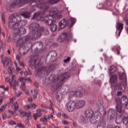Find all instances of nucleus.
Listing matches in <instances>:
<instances>
[{
	"mask_svg": "<svg viewBox=\"0 0 128 128\" xmlns=\"http://www.w3.org/2000/svg\"><path fill=\"white\" fill-rule=\"evenodd\" d=\"M36 6L38 8L44 10L34 13L33 17L32 18V20H40L41 18L40 16L42 14H44L45 12L48 10H50V6H48V5H46L44 2H40L39 4L37 5Z\"/></svg>",
	"mask_w": 128,
	"mask_h": 128,
	"instance_id": "nucleus-1",
	"label": "nucleus"
},
{
	"mask_svg": "<svg viewBox=\"0 0 128 128\" xmlns=\"http://www.w3.org/2000/svg\"><path fill=\"white\" fill-rule=\"evenodd\" d=\"M110 82H111V86L114 88V92H118L117 94L118 96H122V92L118 90H122V84H118V76L116 75H114L112 78H110Z\"/></svg>",
	"mask_w": 128,
	"mask_h": 128,
	"instance_id": "nucleus-2",
	"label": "nucleus"
},
{
	"mask_svg": "<svg viewBox=\"0 0 128 128\" xmlns=\"http://www.w3.org/2000/svg\"><path fill=\"white\" fill-rule=\"evenodd\" d=\"M20 20V16L16 13H14L10 16V20L8 23L9 28L16 30L18 28V22Z\"/></svg>",
	"mask_w": 128,
	"mask_h": 128,
	"instance_id": "nucleus-3",
	"label": "nucleus"
},
{
	"mask_svg": "<svg viewBox=\"0 0 128 128\" xmlns=\"http://www.w3.org/2000/svg\"><path fill=\"white\" fill-rule=\"evenodd\" d=\"M56 70V66H54V65H51L49 67L44 66L38 70V74L40 76H42V72H46V74H50V72H52V70Z\"/></svg>",
	"mask_w": 128,
	"mask_h": 128,
	"instance_id": "nucleus-4",
	"label": "nucleus"
},
{
	"mask_svg": "<svg viewBox=\"0 0 128 128\" xmlns=\"http://www.w3.org/2000/svg\"><path fill=\"white\" fill-rule=\"evenodd\" d=\"M52 82L51 85V90L52 92L56 90L58 88L62 86V84L56 80V76L54 75H51L49 78Z\"/></svg>",
	"mask_w": 128,
	"mask_h": 128,
	"instance_id": "nucleus-5",
	"label": "nucleus"
},
{
	"mask_svg": "<svg viewBox=\"0 0 128 128\" xmlns=\"http://www.w3.org/2000/svg\"><path fill=\"white\" fill-rule=\"evenodd\" d=\"M42 31L41 30L38 29L35 32H33L32 34L27 35L28 40H38L42 36Z\"/></svg>",
	"mask_w": 128,
	"mask_h": 128,
	"instance_id": "nucleus-6",
	"label": "nucleus"
},
{
	"mask_svg": "<svg viewBox=\"0 0 128 128\" xmlns=\"http://www.w3.org/2000/svg\"><path fill=\"white\" fill-rule=\"evenodd\" d=\"M40 19L39 20H44V22L47 26H52L54 22V17L50 14L48 16H45L44 18L40 16Z\"/></svg>",
	"mask_w": 128,
	"mask_h": 128,
	"instance_id": "nucleus-7",
	"label": "nucleus"
},
{
	"mask_svg": "<svg viewBox=\"0 0 128 128\" xmlns=\"http://www.w3.org/2000/svg\"><path fill=\"white\" fill-rule=\"evenodd\" d=\"M70 76V72H66L60 75H58L56 77V81L60 82L61 84H62L64 82V80L68 78Z\"/></svg>",
	"mask_w": 128,
	"mask_h": 128,
	"instance_id": "nucleus-8",
	"label": "nucleus"
},
{
	"mask_svg": "<svg viewBox=\"0 0 128 128\" xmlns=\"http://www.w3.org/2000/svg\"><path fill=\"white\" fill-rule=\"evenodd\" d=\"M66 106L68 111L72 112L76 108V104L74 101L70 100L66 104Z\"/></svg>",
	"mask_w": 128,
	"mask_h": 128,
	"instance_id": "nucleus-9",
	"label": "nucleus"
},
{
	"mask_svg": "<svg viewBox=\"0 0 128 128\" xmlns=\"http://www.w3.org/2000/svg\"><path fill=\"white\" fill-rule=\"evenodd\" d=\"M19 50H22L21 52L23 54H26L30 52V50H32V43L30 42L27 44V46H23L20 48Z\"/></svg>",
	"mask_w": 128,
	"mask_h": 128,
	"instance_id": "nucleus-10",
	"label": "nucleus"
},
{
	"mask_svg": "<svg viewBox=\"0 0 128 128\" xmlns=\"http://www.w3.org/2000/svg\"><path fill=\"white\" fill-rule=\"evenodd\" d=\"M28 36H26L24 37H22V38H20L18 40L17 42L16 43V46L18 48H22V46H24V44H26L28 40Z\"/></svg>",
	"mask_w": 128,
	"mask_h": 128,
	"instance_id": "nucleus-11",
	"label": "nucleus"
},
{
	"mask_svg": "<svg viewBox=\"0 0 128 128\" xmlns=\"http://www.w3.org/2000/svg\"><path fill=\"white\" fill-rule=\"evenodd\" d=\"M116 114V110L113 108L110 109L107 115V120L109 122H110V120L114 118Z\"/></svg>",
	"mask_w": 128,
	"mask_h": 128,
	"instance_id": "nucleus-12",
	"label": "nucleus"
},
{
	"mask_svg": "<svg viewBox=\"0 0 128 128\" xmlns=\"http://www.w3.org/2000/svg\"><path fill=\"white\" fill-rule=\"evenodd\" d=\"M21 4V2L20 0H17L15 1L12 5H10L7 8V10L9 12H12V8H16V6H20Z\"/></svg>",
	"mask_w": 128,
	"mask_h": 128,
	"instance_id": "nucleus-13",
	"label": "nucleus"
},
{
	"mask_svg": "<svg viewBox=\"0 0 128 128\" xmlns=\"http://www.w3.org/2000/svg\"><path fill=\"white\" fill-rule=\"evenodd\" d=\"M32 46L35 48V49L34 50V52H38L42 48L44 47V46L42 45V43L40 42H36L35 44L32 45Z\"/></svg>",
	"mask_w": 128,
	"mask_h": 128,
	"instance_id": "nucleus-14",
	"label": "nucleus"
},
{
	"mask_svg": "<svg viewBox=\"0 0 128 128\" xmlns=\"http://www.w3.org/2000/svg\"><path fill=\"white\" fill-rule=\"evenodd\" d=\"M96 106L100 112H104V104L102 100H98L96 104Z\"/></svg>",
	"mask_w": 128,
	"mask_h": 128,
	"instance_id": "nucleus-15",
	"label": "nucleus"
},
{
	"mask_svg": "<svg viewBox=\"0 0 128 128\" xmlns=\"http://www.w3.org/2000/svg\"><path fill=\"white\" fill-rule=\"evenodd\" d=\"M38 60L32 58L29 62V66L32 68H38Z\"/></svg>",
	"mask_w": 128,
	"mask_h": 128,
	"instance_id": "nucleus-16",
	"label": "nucleus"
},
{
	"mask_svg": "<svg viewBox=\"0 0 128 128\" xmlns=\"http://www.w3.org/2000/svg\"><path fill=\"white\" fill-rule=\"evenodd\" d=\"M116 112L120 114L124 112V108H122V104L118 102H116Z\"/></svg>",
	"mask_w": 128,
	"mask_h": 128,
	"instance_id": "nucleus-17",
	"label": "nucleus"
},
{
	"mask_svg": "<svg viewBox=\"0 0 128 128\" xmlns=\"http://www.w3.org/2000/svg\"><path fill=\"white\" fill-rule=\"evenodd\" d=\"M49 56H50V62H55L56 60V56L58 54L56 51H52L49 53Z\"/></svg>",
	"mask_w": 128,
	"mask_h": 128,
	"instance_id": "nucleus-18",
	"label": "nucleus"
},
{
	"mask_svg": "<svg viewBox=\"0 0 128 128\" xmlns=\"http://www.w3.org/2000/svg\"><path fill=\"white\" fill-rule=\"evenodd\" d=\"M117 31L116 32H118V36H120V34H122V30H124V24L121 22H118L116 26Z\"/></svg>",
	"mask_w": 128,
	"mask_h": 128,
	"instance_id": "nucleus-19",
	"label": "nucleus"
},
{
	"mask_svg": "<svg viewBox=\"0 0 128 128\" xmlns=\"http://www.w3.org/2000/svg\"><path fill=\"white\" fill-rule=\"evenodd\" d=\"M15 30H16V32L18 34H20V36H22V34H26V28L21 27L19 28H17Z\"/></svg>",
	"mask_w": 128,
	"mask_h": 128,
	"instance_id": "nucleus-20",
	"label": "nucleus"
},
{
	"mask_svg": "<svg viewBox=\"0 0 128 128\" xmlns=\"http://www.w3.org/2000/svg\"><path fill=\"white\" fill-rule=\"evenodd\" d=\"M86 102L84 101L78 100L76 102V108L78 110L82 108H84V106Z\"/></svg>",
	"mask_w": 128,
	"mask_h": 128,
	"instance_id": "nucleus-21",
	"label": "nucleus"
},
{
	"mask_svg": "<svg viewBox=\"0 0 128 128\" xmlns=\"http://www.w3.org/2000/svg\"><path fill=\"white\" fill-rule=\"evenodd\" d=\"M18 28H22V26H24L26 24H28V21L26 20H22V17L20 16V20L18 21Z\"/></svg>",
	"mask_w": 128,
	"mask_h": 128,
	"instance_id": "nucleus-22",
	"label": "nucleus"
},
{
	"mask_svg": "<svg viewBox=\"0 0 128 128\" xmlns=\"http://www.w3.org/2000/svg\"><path fill=\"white\" fill-rule=\"evenodd\" d=\"M62 92L60 90H58L56 94V100L58 102H62Z\"/></svg>",
	"mask_w": 128,
	"mask_h": 128,
	"instance_id": "nucleus-23",
	"label": "nucleus"
},
{
	"mask_svg": "<svg viewBox=\"0 0 128 128\" xmlns=\"http://www.w3.org/2000/svg\"><path fill=\"white\" fill-rule=\"evenodd\" d=\"M61 30H64L68 26V21L64 19L62 20L59 24Z\"/></svg>",
	"mask_w": 128,
	"mask_h": 128,
	"instance_id": "nucleus-24",
	"label": "nucleus"
},
{
	"mask_svg": "<svg viewBox=\"0 0 128 128\" xmlns=\"http://www.w3.org/2000/svg\"><path fill=\"white\" fill-rule=\"evenodd\" d=\"M29 28L32 30H36L40 28V24L37 23H32L30 25Z\"/></svg>",
	"mask_w": 128,
	"mask_h": 128,
	"instance_id": "nucleus-25",
	"label": "nucleus"
},
{
	"mask_svg": "<svg viewBox=\"0 0 128 128\" xmlns=\"http://www.w3.org/2000/svg\"><path fill=\"white\" fill-rule=\"evenodd\" d=\"M60 12L58 8H54L53 10L50 12V14L52 16L54 17L56 16V14H60Z\"/></svg>",
	"mask_w": 128,
	"mask_h": 128,
	"instance_id": "nucleus-26",
	"label": "nucleus"
},
{
	"mask_svg": "<svg viewBox=\"0 0 128 128\" xmlns=\"http://www.w3.org/2000/svg\"><path fill=\"white\" fill-rule=\"evenodd\" d=\"M94 112L92 110H87L85 112V116L88 118H92Z\"/></svg>",
	"mask_w": 128,
	"mask_h": 128,
	"instance_id": "nucleus-27",
	"label": "nucleus"
},
{
	"mask_svg": "<svg viewBox=\"0 0 128 128\" xmlns=\"http://www.w3.org/2000/svg\"><path fill=\"white\" fill-rule=\"evenodd\" d=\"M36 108V106L34 104H30L28 105H26L24 106L25 110H34Z\"/></svg>",
	"mask_w": 128,
	"mask_h": 128,
	"instance_id": "nucleus-28",
	"label": "nucleus"
},
{
	"mask_svg": "<svg viewBox=\"0 0 128 128\" xmlns=\"http://www.w3.org/2000/svg\"><path fill=\"white\" fill-rule=\"evenodd\" d=\"M106 126V122H104V120H101L97 125V128H105Z\"/></svg>",
	"mask_w": 128,
	"mask_h": 128,
	"instance_id": "nucleus-29",
	"label": "nucleus"
},
{
	"mask_svg": "<svg viewBox=\"0 0 128 128\" xmlns=\"http://www.w3.org/2000/svg\"><path fill=\"white\" fill-rule=\"evenodd\" d=\"M20 16H23V18H30V12H24V13L20 14Z\"/></svg>",
	"mask_w": 128,
	"mask_h": 128,
	"instance_id": "nucleus-30",
	"label": "nucleus"
},
{
	"mask_svg": "<svg viewBox=\"0 0 128 128\" xmlns=\"http://www.w3.org/2000/svg\"><path fill=\"white\" fill-rule=\"evenodd\" d=\"M2 62L4 64V68H6L10 64V60L8 57H6L4 62V60H2Z\"/></svg>",
	"mask_w": 128,
	"mask_h": 128,
	"instance_id": "nucleus-31",
	"label": "nucleus"
},
{
	"mask_svg": "<svg viewBox=\"0 0 128 128\" xmlns=\"http://www.w3.org/2000/svg\"><path fill=\"white\" fill-rule=\"evenodd\" d=\"M24 1L26 4H28V2H30V6H36V2L35 0H24Z\"/></svg>",
	"mask_w": 128,
	"mask_h": 128,
	"instance_id": "nucleus-32",
	"label": "nucleus"
},
{
	"mask_svg": "<svg viewBox=\"0 0 128 128\" xmlns=\"http://www.w3.org/2000/svg\"><path fill=\"white\" fill-rule=\"evenodd\" d=\"M109 71H110V74H112V72H115V74H116V68L114 66H110L109 68Z\"/></svg>",
	"mask_w": 128,
	"mask_h": 128,
	"instance_id": "nucleus-33",
	"label": "nucleus"
},
{
	"mask_svg": "<svg viewBox=\"0 0 128 128\" xmlns=\"http://www.w3.org/2000/svg\"><path fill=\"white\" fill-rule=\"evenodd\" d=\"M50 26V30L52 32H54L56 31V30H58V26H56V24H52V25Z\"/></svg>",
	"mask_w": 128,
	"mask_h": 128,
	"instance_id": "nucleus-34",
	"label": "nucleus"
},
{
	"mask_svg": "<svg viewBox=\"0 0 128 128\" xmlns=\"http://www.w3.org/2000/svg\"><path fill=\"white\" fill-rule=\"evenodd\" d=\"M126 100H128L126 96H124L120 99L119 98H116V101L120 102V104H121V102L124 103V101Z\"/></svg>",
	"mask_w": 128,
	"mask_h": 128,
	"instance_id": "nucleus-35",
	"label": "nucleus"
},
{
	"mask_svg": "<svg viewBox=\"0 0 128 128\" xmlns=\"http://www.w3.org/2000/svg\"><path fill=\"white\" fill-rule=\"evenodd\" d=\"M92 84H96V86H100L102 84V82L100 80H94L92 82Z\"/></svg>",
	"mask_w": 128,
	"mask_h": 128,
	"instance_id": "nucleus-36",
	"label": "nucleus"
},
{
	"mask_svg": "<svg viewBox=\"0 0 128 128\" xmlns=\"http://www.w3.org/2000/svg\"><path fill=\"white\" fill-rule=\"evenodd\" d=\"M59 1L60 0H48L47 3H48V4H58Z\"/></svg>",
	"mask_w": 128,
	"mask_h": 128,
	"instance_id": "nucleus-37",
	"label": "nucleus"
},
{
	"mask_svg": "<svg viewBox=\"0 0 128 128\" xmlns=\"http://www.w3.org/2000/svg\"><path fill=\"white\" fill-rule=\"evenodd\" d=\"M122 118L120 116H116V122L117 124H122Z\"/></svg>",
	"mask_w": 128,
	"mask_h": 128,
	"instance_id": "nucleus-38",
	"label": "nucleus"
},
{
	"mask_svg": "<svg viewBox=\"0 0 128 128\" xmlns=\"http://www.w3.org/2000/svg\"><path fill=\"white\" fill-rule=\"evenodd\" d=\"M94 118L96 122H100V120H102V116L100 115H96L94 116Z\"/></svg>",
	"mask_w": 128,
	"mask_h": 128,
	"instance_id": "nucleus-39",
	"label": "nucleus"
},
{
	"mask_svg": "<svg viewBox=\"0 0 128 128\" xmlns=\"http://www.w3.org/2000/svg\"><path fill=\"white\" fill-rule=\"evenodd\" d=\"M70 96H78V91H72L70 93Z\"/></svg>",
	"mask_w": 128,
	"mask_h": 128,
	"instance_id": "nucleus-40",
	"label": "nucleus"
},
{
	"mask_svg": "<svg viewBox=\"0 0 128 128\" xmlns=\"http://www.w3.org/2000/svg\"><path fill=\"white\" fill-rule=\"evenodd\" d=\"M40 116H42V114H40V112H38V114H34V118L35 120H36L38 118H40Z\"/></svg>",
	"mask_w": 128,
	"mask_h": 128,
	"instance_id": "nucleus-41",
	"label": "nucleus"
},
{
	"mask_svg": "<svg viewBox=\"0 0 128 128\" xmlns=\"http://www.w3.org/2000/svg\"><path fill=\"white\" fill-rule=\"evenodd\" d=\"M118 74H119V78L120 80H124L126 78V74H124V73H118Z\"/></svg>",
	"mask_w": 128,
	"mask_h": 128,
	"instance_id": "nucleus-42",
	"label": "nucleus"
},
{
	"mask_svg": "<svg viewBox=\"0 0 128 128\" xmlns=\"http://www.w3.org/2000/svg\"><path fill=\"white\" fill-rule=\"evenodd\" d=\"M34 94H33L34 98H38V90L34 89Z\"/></svg>",
	"mask_w": 128,
	"mask_h": 128,
	"instance_id": "nucleus-43",
	"label": "nucleus"
},
{
	"mask_svg": "<svg viewBox=\"0 0 128 128\" xmlns=\"http://www.w3.org/2000/svg\"><path fill=\"white\" fill-rule=\"evenodd\" d=\"M10 66L8 67V69L9 70V72L12 73V60H10V64H9Z\"/></svg>",
	"mask_w": 128,
	"mask_h": 128,
	"instance_id": "nucleus-44",
	"label": "nucleus"
},
{
	"mask_svg": "<svg viewBox=\"0 0 128 128\" xmlns=\"http://www.w3.org/2000/svg\"><path fill=\"white\" fill-rule=\"evenodd\" d=\"M26 116H27L28 120H30L32 116V112L29 111L28 112H26Z\"/></svg>",
	"mask_w": 128,
	"mask_h": 128,
	"instance_id": "nucleus-45",
	"label": "nucleus"
},
{
	"mask_svg": "<svg viewBox=\"0 0 128 128\" xmlns=\"http://www.w3.org/2000/svg\"><path fill=\"white\" fill-rule=\"evenodd\" d=\"M14 112H17V110H18V102H14Z\"/></svg>",
	"mask_w": 128,
	"mask_h": 128,
	"instance_id": "nucleus-46",
	"label": "nucleus"
},
{
	"mask_svg": "<svg viewBox=\"0 0 128 128\" xmlns=\"http://www.w3.org/2000/svg\"><path fill=\"white\" fill-rule=\"evenodd\" d=\"M70 22L71 26H74V23L76 22V20H74V18H70Z\"/></svg>",
	"mask_w": 128,
	"mask_h": 128,
	"instance_id": "nucleus-47",
	"label": "nucleus"
},
{
	"mask_svg": "<svg viewBox=\"0 0 128 128\" xmlns=\"http://www.w3.org/2000/svg\"><path fill=\"white\" fill-rule=\"evenodd\" d=\"M56 40L58 42H64V40L62 38V37L61 36H59L58 38H57Z\"/></svg>",
	"mask_w": 128,
	"mask_h": 128,
	"instance_id": "nucleus-48",
	"label": "nucleus"
},
{
	"mask_svg": "<svg viewBox=\"0 0 128 128\" xmlns=\"http://www.w3.org/2000/svg\"><path fill=\"white\" fill-rule=\"evenodd\" d=\"M60 36L62 37V38H63V40H66V36H68V33H62L60 35Z\"/></svg>",
	"mask_w": 128,
	"mask_h": 128,
	"instance_id": "nucleus-49",
	"label": "nucleus"
},
{
	"mask_svg": "<svg viewBox=\"0 0 128 128\" xmlns=\"http://www.w3.org/2000/svg\"><path fill=\"white\" fill-rule=\"evenodd\" d=\"M122 122L124 124H128V118L126 117H124L122 120Z\"/></svg>",
	"mask_w": 128,
	"mask_h": 128,
	"instance_id": "nucleus-50",
	"label": "nucleus"
},
{
	"mask_svg": "<svg viewBox=\"0 0 128 128\" xmlns=\"http://www.w3.org/2000/svg\"><path fill=\"white\" fill-rule=\"evenodd\" d=\"M20 116L21 118H24V116H26V112H20Z\"/></svg>",
	"mask_w": 128,
	"mask_h": 128,
	"instance_id": "nucleus-51",
	"label": "nucleus"
},
{
	"mask_svg": "<svg viewBox=\"0 0 128 128\" xmlns=\"http://www.w3.org/2000/svg\"><path fill=\"white\" fill-rule=\"evenodd\" d=\"M10 102H7L6 104V106H8V108H10V104H14V100H12V98H10Z\"/></svg>",
	"mask_w": 128,
	"mask_h": 128,
	"instance_id": "nucleus-52",
	"label": "nucleus"
},
{
	"mask_svg": "<svg viewBox=\"0 0 128 128\" xmlns=\"http://www.w3.org/2000/svg\"><path fill=\"white\" fill-rule=\"evenodd\" d=\"M128 99H126L125 100H124V101L123 102H121L120 104H123V106H124L125 107H126V106L128 105Z\"/></svg>",
	"mask_w": 128,
	"mask_h": 128,
	"instance_id": "nucleus-53",
	"label": "nucleus"
},
{
	"mask_svg": "<svg viewBox=\"0 0 128 128\" xmlns=\"http://www.w3.org/2000/svg\"><path fill=\"white\" fill-rule=\"evenodd\" d=\"M27 78H26V77H20L19 78L20 82H24V80H25L26 82Z\"/></svg>",
	"mask_w": 128,
	"mask_h": 128,
	"instance_id": "nucleus-54",
	"label": "nucleus"
},
{
	"mask_svg": "<svg viewBox=\"0 0 128 128\" xmlns=\"http://www.w3.org/2000/svg\"><path fill=\"white\" fill-rule=\"evenodd\" d=\"M44 34L45 36H48V34H50V31L48 30V29H45L44 30Z\"/></svg>",
	"mask_w": 128,
	"mask_h": 128,
	"instance_id": "nucleus-55",
	"label": "nucleus"
},
{
	"mask_svg": "<svg viewBox=\"0 0 128 128\" xmlns=\"http://www.w3.org/2000/svg\"><path fill=\"white\" fill-rule=\"evenodd\" d=\"M70 60V57L68 56L66 59L64 60V62L66 64V62H69Z\"/></svg>",
	"mask_w": 128,
	"mask_h": 128,
	"instance_id": "nucleus-56",
	"label": "nucleus"
},
{
	"mask_svg": "<svg viewBox=\"0 0 128 128\" xmlns=\"http://www.w3.org/2000/svg\"><path fill=\"white\" fill-rule=\"evenodd\" d=\"M6 110V106L4 105H2L0 108V112H4Z\"/></svg>",
	"mask_w": 128,
	"mask_h": 128,
	"instance_id": "nucleus-57",
	"label": "nucleus"
},
{
	"mask_svg": "<svg viewBox=\"0 0 128 128\" xmlns=\"http://www.w3.org/2000/svg\"><path fill=\"white\" fill-rule=\"evenodd\" d=\"M90 122L91 124H96V120L94 119V118H90Z\"/></svg>",
	"mask_w": 128,
	"mask_h": 128,
	"instance_id": "nucleus-58",
	"label": "nucleus"
},
{
	"mask_svg": "<svg viewBox=\"0 0 128 128\" xmlns=\"http://www.w3.org/2000/svg\"><path fill=\"white\" fill-rule=\"evenodd\" d=\"M17 125L20 128H26V126H24V124H17Z\"/></svg>",
	"mask_w": 128,
	"mask_h": 128,
	"instance_id": "nucleus-59",
	"label": "nucleus"
},
{
	"mask_svg": "<svg viewBox=\"0 0 128 128\" xmlns=\"http://www.w3.org/2000/svg\"><path fill=\"white\" fill-rule=\"evenodd\" d=\"M77 96H78V98H82V92H78Z\"/></svg>",
	"mask_w": 128,
	"mask_h": 128,
	"instance_id": "nucleus-60",
	"label": "nucleus"
},
{
	"mask_svg": "<svg viewBox=\"0 0 128 128\" xmlns=\"http://www.w3.org/2000/svg\"><path fill=\"white\" fill-rule=\"evenodd\" d=\"M40 122H46V118H42L40 119Z\"/></svg>",
	"mask_w": 128,
	"mask_h": 128,
	"instance_id": "nucleus-61",
	"label": "nucleus"
},
{
	"mask_svg": "<svg viewBox=\"0 0 128 128\" xmlns=\"http://www.w3.org/2000/svg\"><path fill=\"white\" fill-rule=\"evenodd\" d=\"M21 86L20 88H24V86H26V83H24V82H21Z\"/></svg>",
	"mask_w": 128,
	"mask_h": 128,
	"instance_id": "nucleus-62",
	"label": "nucleus"
},
{
	"mask_svg": "<svg viewBox=\"0 0 128 128\" xmlns=\"http://www.w3.org/2000/svg\"><path fill=\"white\" fill-rule=\"evenodd\" d=\"M25 124H27V126H30V120L28 118L26 120Z\"/></svg>",
	"mask_w": 128,
	"mask_h": 128,
	"instance_id": "nucleus-63",
	"label": "nucleus"
},
{
	"mask_svg": "<svg viewBox=\"0 0 128 128\" xmlns=\"http://www.w3.org/2000/svg\"><path fill=\"white\" fill-rule=\"evenodd\" d=\"M82 120H83L84 122H86L88 121V118H86V117L82 116Z\"/></svg>",
	"mask_w": 128,
	"mask_h": 128,
	"instance_id": "nucleus-64",
	"label": "nucleus"
}]
</instances>
